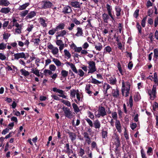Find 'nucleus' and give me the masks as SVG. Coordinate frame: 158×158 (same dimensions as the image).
Segmentation results:
<instances>
[{
  "label": "nucleus",
  "instance_id": "nucleus-21",
  "mask_svg": "<svg viewBox=\"0 0 158 158\" xmlns=\"http://www.w3.org/2000/svg\"><path fill=\"white\" fill-rule=\"evenodd\" d=\"M77 32L75 35L77 36H80L82 35L83 33L82 29L79 27H78L77 29Z\"/></svg>",
  "mask_w": 158,
  "mask_h": 158
},
{
  "label": "nucleus",
  "instance_id": "nucleus-6",
  "mask_svg": "<svg viewBox=\"0 0 158 158\" xmlns=\"http://www.w3.org/2000/svg\"><path fill=\"white\" fill-rule=\"evenodd\" d=\"M14 60H18L20 58H26L25 54L23 52H21L19 53H17L15 54L14 55Z\"/></svg>",
  "mask_w": 158,
  "mask_h": 158
},
{
  "label": "nucleus",
  "instance_id": "nucleus-18",
  "mask_svg": "<svg viewBox=\"0 0 158 158\" xmlns=\"http://www.w3.org/2000/svg\"><path fill=\"white\" fill-rule=\"evenodd\" d=\"M52 61L57 66H60L64 65L63 64L61 63L60 61L57 59L53 58H52Z\"/></svg>",
  "mask_w": 158,
  "mask_h": 158
},
{
  "label": "nucleus",
  "instance_id": "nucleus-28",
  "mask_svg": "<svg viewBox=\"0 0 158 158\" xmlns=\"http://www.w3.org/2000/svg\"><path fill=\"white\" fill-rule=\"evenodd\" d=\"M64 55L68 59H69L71 57V54L69 51L67 49L64 50Z\"/></svg>",
  "mask_w": 158,
  "mask_h": 158
},
{
  "label": "nucleus",
  "instance_id": "nucleus-40",
  "mask_svg": "<svg viewBox=\"0 0 158 158\" xmlns=\"http://www.w3.org/2000/svg\"><path fill=\"white\" fill-rule=\"evenodd\" d=\"M65 147L66 149L65 152L66 153H67L68 154V156H69V155L70 154L71 151V150L69 148V144L68 143H67L66 144Z\"/></svg>",
  "mask_w": 158,
  "mask_h": 158
},
{
  "label": "nucleus",
  "instance_id": "nucleus-17",
  "mask_svg": "<svg viewBox=\"0 0 158 158\" xmlns=\"http://www.w3.org/2000/svg\"><path fill=\"white\" fill-rule=\"evenodd\" d=\"M10 4L9 2L7 0H0V6H7Z\"/></svg>",
  "mask_w": 158,
  "mask_h": 158
},
{
  "label": "nucleus",
  "instance_id": "nucleus-30",
  "mask_svg": "<svg viewBox=\"0 0 158 158\" xmlns=\"http://www.w3.org/2000/svg\"><path fill=\"white\" fill-rule=\"evenodd\" d=\"M102 18L104 22L107 23V20L109 18L108 15L107 14L104 13L102 15Z\"/></svg>",
  "mask_w": 158,
  "mask_h": 158
},
{
  "label": "nucleus",
  "instance_id": "nucleus-2",
  "mask_svg": "<svg viewBox=\"0 0 158 158\" xmlns=\"http://www.w3.org/2000/svg\"><path fill=\"white\" fill-rule=\"evenodd\" d=\"M89 64L88 68L89 69L88 73H93L96 70L95 62L93 61H88Z\"/></svg>",
  "mask_w": 158,
  "mask_h": 158
},
{
  "label": "nucleus",
  "instance_id": "nucleus-33",
  "mask_svg": "<svg viewBox=\"0 0 158 158\" xmlns=\"http://www.w3.org/2000/svg\"><path fill=\"white\" fill-rule=\"evenodd\" d=\"M40 23V24L44 27H46L47 26V24L45 23V20L43 18H40L39 19Z\"/></svg>",
  "mask_w": 158,
  "mask_h": 158
},
{
  "label": "nucleus",
  "instance_id": "nucleus-41",
  "mask_svg": "<svg viewBox=\"0 0 158 158\" xmlns=\"http://www.w3.org/2000/svg\"><path fill=\"white\" fill-rule=\"evenodd\" d=\"M69 136L70 137L72 141H73L75 139L76 137V136L75 134L73 133H70Z\"/></svg>",
  "mask_w": 158,
  "mask_h": 158
},
{
  "label": "nucleus",
  "instance_id": "nucleus-47",
  "mask_svg": "<svg viewBox=\"0 0 158 158\" xmlns=\"http://www.w3.org/2000/svg\"><path fill=\"white\" fill-rule=\"evenodd\" d=\"M44 73L45 75H46L47 74L50 75L52 74V72L50 69H45L44 70Z\"/></svg>",
  "mask_w": 158,
  "mask_h": 158
},
{
  "label": "nucleus",
  "instance_id": "nucleus-15",
  "mask_svg": "<svg viewBox=\"0 0 158 158\" xmlns=\"http://www.w3.org/2000/svg\"><path fill=\"white\" fill-rule=\"evenodd\" d=\"M106 7L109 15L113 20H114V18L111 13V10H112L111 6L109 4H107Z\"/></svg>",
  "mask_w": 158,
  "mask_h": 158
},
{
  "label": "nucleus",
  "instance_id": "nucleus-25",
  "mask_svg": "<svg viewBox=\"0 0 158 158\" xmlns=\"http://www.w3.org/2000/svg\"><path fill=\"white\" fill-rule=\"evenodd\" d=\"M102 136L103 141H105L107 138V132L106 131H103L102 133Z\"/></svg>",
  "mask_w": 158,
  "mask_h": 158
},
{
  "label": "nucleus",
  "instance_id": "nucleus-26",
  "mask_svg": "<svg viewBox=\"0 0 158 158\" xmlns=\"http://www.w3.org/2000/svg\"><path fill=\"white\" fill-rule=\"evenodd\" d=\"M20 71L22 75L24 76H26L29 75V72L23 69H22L20 70Z\"/></svg>",
  "mask_w": 158,
  "mask_h": 158
},
{
  "label": "nucleus",
  "instance_id": "nucleus-59",
  "mask_svg": "<svg viewBox=\"0 0 158 158\" xmlns=\"http://www.w3.org/2000/svg\"><path fill=\"white\" fill-rule=\"evenodd\" d=\"M78 74L81 77H83L84 75V72L81 69H79L78 71Z\"/></svg>",
  "mask_w": 158,
  "mask_h": 158
},
{
  "label": "nucleus",
  "instance_id": "nucleus-62",
  "mask_svg": "<svg viewBox=\"0 0 158 158\" xmlns=\"http://www.w3.org/2000/svg\"><path fill=\"white\" fill-rule=\"evenodd\" d=\"M22 29V27L16 28L15 30L16 33L18 34H20L21 33V31Z\"/></svg>",
  "mask_w": 158,
  "mask_h": 158
},
{
  "label": "nucleus",
  "instance_id": "nucleus-57",
  "mask_svg": "<svg viewBox=\"0 0 158 158\" xmlns=\"http://www.w3.org/2000/svg\"><path fill=\"white\" fill-rule=\"evenodd\" d=\"M154 57L157 59L158 57V49H155L154 50Z\"/></svg>",
  "mask_w": 158,
  "mask_h": 158
},
{
  "label": "nucleus",
  "instance_id": "nucleus-64",
  "mask_svg": "<svg viewBox=\"0 0 158 158\" xmlns=\"http://www.w3.org/2000/svg\"><path fill=\"white\" fill-rule=\"evenodd\" d=\"M153 108L154 110H156V109H158V104L156 102H155L153 105Z\"/></svg>",
  "mask_w": 158,
  "mask_h": 158
},
{
  "label": "nucleus",
  "instance_id": "nucleus-58",
  "mask_svg": "<svg viewBox=\"0 0 158 158\" xmlns=\"http://www.w3.org/2000/svg\"><path fill=\"white\" fill-rule=\"evenodd\" d=\"M56 31V29L50 30L48 31V34L50 35H53L54 34Z\"/></svg>",
  "mask_w": 158,
  "mask_h": 158
},
{
  "label": "nucleus",
  "instance_id": "nucleus-10",
  "mask_svg": "<svg viewBox=\"0 0 158 158\" xmlns=\"http://www.w3.org/2000/svg\"><path fill=\"white\" fill-rule=\"evenodd\" d=\"M72 9L70 6H67L64 7L63 9L62 12L65 14H68L72 11Z\"/></svg>",
  "mask_w": 158,
  "mask_h": 158
},
{
  "label": "nucleus",
  "instance_id": "nucleus-48",
  "mask_svg": "<svg viewBox=\"0 0 158 158\" xmlns=\"http://www.w3.org/2000/svg\"><path fill=\"white\" fill-rule=\"evenodd\" d=\"M147 16H146L142 20L141 25L143 27H144L145 25L146 21L147 19Z\"/></svg>",
  "mask_w": 158,
  "mask_h": 158
},
{
  "label": "nucleus",
  "instance_id": "nucleus-44",
  "mask_svg": "<svg viewBox=\"0 0 158 158\" xmlns=\"http://www.w3.org/2000/svg\"><path fill=\"white\" fill-rule=\"evenodd\" d=\"M11 129H12V128L7 127L3 130V131L2 132V135H5L9 132L10 130Z\"/></svg>",
  "mask_w": 158,
  "mask_h": 158
},
{
  "label": "nucleus",
  "instance_id": "nucleus-63",
  "mask_svg": "<svg viewBox=\"0 0 158 158\" xmlns=\"http://www.w3.org/2000/svg\"><path fill=\"white\" fill-rule=\"evenodd\" d=\"M6 44L3 43L0 44V50H3L6 48Z\"/></svg>",
  "mask_w": 158,
  "mask_h": 158
},
{
  "label": "nucleus",
  "instance_id": "nucleus-4",
  "mask_svg": "<svg viewBox=\"0 0 158 158\" xmlns=\"http://www.w3.org/2000/svg\"><path fill=\"white\" fill-rule=\"evenodd\" d=\"M63 109L65 116L68 118H71L72 116V113L69 109L67 108H63Z\"/></svg>",
  "mask_w": 158,
  "mask_h": 158
},
{
  "label": "nucleus",
  "instance_id": "nucleus-42",
  "mask_svg": "<svg viewBox=\"0 0 158 158\" xmlns=\"http://www.w3.org/2000/svg\"><path fill=\"white\" fill-rule=\"evenodd\" d=\"M113 96L115 97H117L119 95V91L118 89H114L112 92Z\"/></svg>",
  "mask_w": 158,
  "mask_h": 158
},
{
  "label": "nucleus",
  "instance_id": "nucleus-1",
  "mask_svg": "<svg viewBox=\"0 0 158 158\" xmlns=\"http://www.w3.org/2000/svg\"><path fill=\"white\" fill-rule=\"evenodd\" d=\"M106 115L105 108L102 106H99L98 110V114H95L96 116L99 118L101 116L104 117Z\"/></svg>",
  "mask_w": 158,
  "mask_h": 158
},
{
  "label": "nucleus",
  "instance_id": "nucleus-51",
  "mask_svg": "<svg viewBox=\"0 0 158 158\" xmlns=\"http://www.w3.org/2000/svg\"><path fill=\"white\" fill-rule=\"evenodd\" d=\"M49 69L52 71H54L56 70V67L54 64H52L50 65L49 66Z\"/></svg>",
  "mask_w": 158,
  "mask_h": 158
},
{
  "label": "nucleus",
  "instance_id": "nucleus-9",
  "mask_svg": "<svg viewBox=\"0 0 158 158\" xmlns=\"http://www.w3.org/2000/svg\"><path fill=\"white\" fill-rule=\"evenodd\" d=\"M156 89H149L148 92L150 96V98L152 100H153L156 97Z\"/></svg>",
  "mask_w": 158,
  "mask_h": 158
},
{
  "label": "nucleus",
  "instance_id": "nucleus-60",
  "mask_svg": "<svg viewBox=\"0 0 158 158\" xmlns=\"http://www.w3.org/2000/svg\"><path fill=\"white\" fill-rule=\"evenodd\" d=\"M88 116L91 119H93L94 118V115L90 111H88L87 112Z\"/></svg>",
  "mask_w": 158,
  "mask_h": 158
},
{
  "label": "nucleus",
  "instance_id": "nucleus-61",
  "mask_svg": "<svg viewBox=\"0 0 158 158\" xmlns=\"http://www.w3.org/2000/svg\"><path fill=\"white\" fill-rule=\"evenodd\" d=\"M152 151V149L151 147H148L147 152L148 155L149 156L151 155H152L151 153Z\"/></svg>",
  "mask_w": 158,
  "mask_h": 158
},
{
  "label": "nucleus",
  "instance_id": "nucleus-34",
  "mask_svg": "<svg viewBox=\"0 0 158 158\" xmlns=\"http://www.w3.org/2000/svg\"><path fill=\"white\" fill-rule=\"evenodd\" d=\"M0 60L2 61L8 60V58L3 53H0Z\"/></svg>",
  "mask_w": 158,
  "mask_h": 158
},
{
  "label": "nucleus",
  "instance_id": "nucleus-13",
  "mask_svg": "<svg viewBox=\"0 0 158 158\" xmlns=\"http://www.w3.org/2000/svg\"><path fill=\"white\" fill-rule=\"evenodd\" d=\"M11 9L9 7H3L1 8L0 10V12L4 14H8L10 11Z\"/></svg>",
  "mask_w": 158,
  "mask_h": 158
},
{
  "label": "nucleus",
  "instance_id": "nucleus-16",
  "mask_svg": "<svg viewBox=\"0 0 158 158\" xmlns=\"http://www.w3.org/2000/svg\"><path fill=\"white\" fill-rule=\"evenodd\" d=\"M31 73H34L38 77H40V70L38 69L37 68L35 69L33 68L31 69Z\"/></svg>",
  "mask_w": 158,
  "mask_h": 158
},
{
  "label": "nucleus",
  "instance_id": "nucleus-7",
  "mask_svg": "<svg viewBox=\"0 0 158 158\" xmlns=\"http://www.w3.org/2000/svg\"><path fill=\"white\" fill-rule=\"evenodd\" d=\"M82 3L80 2L77 1H73L70 2V5L72 7L75 8H80L81 7V5Z\"/></svg>",
  "mask_w": 158,
  "mask_h": 158
},
{
  "label": "nucleus",
  "instance_id": "nucleus-12",
  "mask_svg": "<svg viewBox=\"0 0 158 158\" xmlns=\"http://www.w3.org/2000/svg\"><path fill=\"white\" fill-rule=\"evenodd\" d=\"M66 64L67 65H69L73 71L76 73H78L77 70L75 65L73 63L70 62H67Z\"/></svg>",
  "mask_w": 158,
  "mask_h": 158
},
{
  "label": "nucleus",
  "instance_id": "nucleus-27",
  "mask_svg": "<svg viewBox=\"0 0 158 158\" xmlns=\"http://www.w3.org/2000/svg\"><path fill=\"white\" fill-rule=\"evenodd\" d=\"M65 25V24L64 23H61L59 24L56 27V30L58 31L59 30H61L64 29Z\"/></svg>",
  "mask_w": 158,
  "mask_h": 158
},
{
  "label": "nucleus",
  "instance_id": "nucleus-32",
  "mask_svg": "<svg viewBox=\"0 0 158 158\" xmlns=\"http://www.w3.org/2000/svg\"><path fill=\"white\" fill-rule=\"evenodd\" d=\"M110 83L112 85L115 84L116 82V78L114 77H111L109 78V80Z\"/></svg>",
  "mask_w": 158,
  "mask_h": 158
},
{
  "label": "nucleus",
  "instance_id": "nucleus-37",
  "mask_svg": "<svg viewBox=\"0 0 158 158\" xmlns=\"http://www.w3.org/2000/svg\"><path fill=\"white\" fill-rule=\"evenodd\" d=\"M29 10H25L21 12L20 14V15L22 17H24L26 16L28 13Z\"/></svg>",
  "mask_w": 158,
  "mask_h": 158
},
{
  "label": "nucleus",
  "instance_id": "nucleus-39",
  "mask_svg": "<svg viewBox=\"0 0 158 158\" xmlns=\"http://www.w3.org/2000/svg\"><path fill=\"white\" fill-rule=\"evenodd\" d=\"M73 108L75 112H78L79 111V109L76 104L75 103H73Z\"/></svg>",
  "mask_w": 158,
  "mask_h": 158
},
{
  "label": "nucleus",
  "instance_id": "nucleus-38",
  "mask_svg": "<svg viewBox=\"0 0 158 158\" xmlns=\"http://www.w3.org/2000/svg\"><path fill=\"white\" fill-rule=\"evenodd\" d=\"M140 152L142 158H147L146 153L142 148H141Z\"/></svg>",
  "mask_w": 158,
  "mask_h": 158
},
{
  "label": "nucleus",
  "instance_id": "nucleus-55",
  "mask_svg": "<svg viewBox=\"0 0 158 158\" xmlns=\"http://www.w3.org/2000/svg\"><path fill=\"white\" fill-rule=\"evenodd\" d=\"M87 123H88L89 125L91 127H92L93 126V123L92 121L89 118H86L85 119Z\"/></svg>",
  "mask_w": 158,
  "mask_h": 158
},
{
  "label": "nucleus",
  "instance_id": "nucleus-11",
  "mask_svg": "<svg viewBox=\"0 0 158 158\" xmlns=\"http://www.w3.org/2000/svg\"><path fill=\"white\" fill-rule=\"evenodd\" d=\"M115 126L116 129L120 133L121 131V125L120 123V122L119 120H116L115 122Z\"/></svg>",
  "mask_w": 158,
  "mask_h": 158
},
{
  "label": "nucleus",
  "instance_id": "nucleus-53",
  "mask_svg": "<svg viewBox=\"0 0 158 158\" xmlns=\"http://www.w3.org/2000/svg\"><path fill=\"white\" fill-rule=\"evenodd\" d=\"M128 105H129L130 107H131L133 106V99H132V96L131 95L130 97L129 100V103Z\"/></svg>",
  "mask_w": 158,
  "mask_h": 158
},
{
  "label": "nucleus",
  "instance_id": "nucleus-46",
  "mask_svg": "<svg viewBox=\"0 0 158 158\" xmlns=\"http://www.w3.org/2000/svg\"><path fill=\"white\" fill-rule=\"evenodd\" d=\"M40 41V40L39 38L35 39H33V41L35 45L36 46H38L39 44Z\"/></svg>",
  "mask_w": 158,
  "mask_h": 158
},
{
  "label": "nucleus",
  "instance_id": "nucleus-36",
  "mask_svg": "<svg viewBox=\"0 0 158 158\" xmlns=\"http://www.w3.org/2000/svg\"><path fill=\"white\" fill-rule=\"evenodd\" d=\"M95 48L97 50L100 51L102 49V44L99 43L97 45H95Z\"/></svg>",
  "mask_w": 158,
  "mask_h": 158
},
{
  "label": "nucleus",
  "instance_id": "nucleus-45",
  "mask_svg": "<svg viewBox=\"0 0 158 158\" xmlns=\"http://www.w3.org/2000/svg\"><path fill=\"white\" fill-rule=\"evenodd\" d=\"M61 75L64 77H66L68 75V72L65 70H62L61 73Z\"/></svg>",
  "mask_w": 158,
  "mask_h": 158
},
{
  "label": "nucleus",
  "instance_id": "nucleus-8",
  "mask_svg": "<svg viewBox=\"0 0 158 158\" xmlns=\"http://www.w3.org/2000/svg\"><path fill=\"white\" fill-rule=\"evenodd\" d=\"M83 135L85 139V144L87 143L88 145L90 144L91 142V138L89 137L88 134L85 132L83 134Z\"/></svg>",
  "mask_w": 158,
  "mask_h": 158
},
{
  "label": "nucleus",
  "instance_id": "nucleus-5",
  "mask_svg": "<svg viewBox=\"0 0 158 158\" xmlns=\"http://www.w3.org/2000/svg\"><path fill=\"white\" fill-rule=\"evenodd\" d=\"M42 3L43 4L42 8L44 9L50 8L52 5V3L48 1H44Z\"/></svg>",
  "mask_w": 158,
  "mask_h": 158
},
{
  "label": "nucleus",
  "instance_id": "nucleus-54",
  "mask_svg": "<svg viewBox=\"0 0 158 158\" xmlns=\"http://www.w3.org/2000/svg\"><path fill=\"white\" fill-rule=\"evenodd\" d=\"M10 34L8 33H4L3 34V39L4 40L7 39L10 36Z\"/></svg>",
  "mask_w": 158,
  "mask_h": 158
},
{
  "label": "nucleus",
  "instance_id": "nucleus-19",
  "mask_svg": "<svg viewBox=\"0 0 158 158\" xmlns=\"http://www.w3.org/2000/svg\"><path fill=\"white\" fill-rule=\"evenodd\" d=\"M29 5V3L28 2L25 3L22 5L20 6L18 8V9L20 10H25Z\"/></svg>",
  "mask_w": 158,
  "mask_h": 158
},
{
  "label": "nucleus",
  "instance_id": "nucleus-56",
  "mask_svg": "<svg viewBox=\"0 0 158 158\" xmlns=\"http://www.w3.org/2000/svg\"><path fill=\"white\" fill-rule=\"evenodd\" d=\"M91 82L92 83L96 84H100L101 83V82L97 80L94 78H92V79Z\"/></svg>",
  "mask_w": 158,
  "mask_h": 158
},
{
  "label": "nucleus",
  "instance_id": "nucleus-52",
  "mask_svg": "<svg viewBox=\"0 0 158 158\" xmlns=\"http://www.w3.org/2000/svg\"><path fill=\"white\" fill-rule=\"evenodd\" d=\"M62 102L65 105H66L67 106H71V104L70 102L69 101H68L66 100H63L62 101Z\"/></svg>",
  "mask_w": 158,
  "mask_h": 158
},
{
  "label": "nucleus",
  "instance_id": "nucleus-31",
  "mask_svg": "<svg viewBox=\"0 0 158 158\" xmlns=\"http://www.w3.org/2000/svg\"><path fill=\"white\" fill-rule=\"evenodd\" d=\"M115 9L116 12V15L117 16H119L121 15V9L120 7L118 6H116Z\"/></svg>",
  "mask_w": 158,
  "mask_h": 158
},
{
  "label": "nucleus",
  "instance_id": "nucleus-14",
  "mask_svg": "<svg viewBox=\"0 0 158 158\" xmlns=\"http://www.w3.org/2000/svg\"><path fill=\"white\" fill-rule=\"evenodd\" d=\"M53 90L55 92H58L60 94L59 95L62 98H66V96L64 94V92L61 89H53Z\"/></svg>",
  "mask_w": 158,
  "mask_h": 158
},
{
  "label": "nucleus",
  "instance_id": "nucleus-43",
  "mask_svg": "<svg viewBox=\"0 0 158 158\" xmlns=\"http://www.w3.org/2000/svg\"><path fill=\"white\" fill-rule=\"evenodd\" d=\"M134 100L135 101H138L139 100L140 98V96L139 94H136L134 96Z\"/></svg>",
  "mask_w": 158,
  "mask_h": 158
},
{
  "label": "nucleus",
  "instance_id": "nucleus-23",
  "mask_svg": "<svg viewBox=\"0 0 158 158\" xmlns=\"http://www.w3.org/2000/svg\"><path fill=\"white\" fill-rule=\"evenodd\" d=\"M94 125L96 129H99L101 127L100 123L98 119L96 120L94 122Z\"/></svg>",
  "mask_w": 158,
  "mask_h": 158
},
{
  "label": "nucleus",
  "instance_id": "nucleus-3",
  "mask_svg": "<svg viewBox=\"0 0 158 158\" xmlns=\"http://www.w3.org/2000/svg\"><path fill=\"white\" fill-rule=\"evenodd\" d=\"M48 48L51 50V52L54 55L57 54L59 52V49L56 47L53 46L51 44H50L48 46Z\"/></svg>",
  "mask_w": 158,
  "mask_h": 158
},
{
  "label": "nucleus",
  "instance_id": "nucleus-24",
  "mask_svg": "<svg viewBox=\"0 0 158 158\" xmlns=\"http://www.w3.org/2000/svg\"><path fill=\"white\" fill-rule=\"evenodd\" d=\"M73 47L74 48V49L75 52H80L81 51L82 48L81 47H77L76 45L74 44H73L72 45Z\"/></svg>",
  "mask_w": 158,
  "mask_h": 158
},
{
  "label": "nucleus",
  "instance_id": "nucleus-22",
  "mask_svg": "<svg viewBox=\"0 0 158 158\" xmlns=\"http://www.w3.org/2000/svg\"><path fill=\"white\" fill-rule=\"evenodd\" d=\"M122 87L125 89H130V85L128 82H126L124 83L123 81H122Z\"/></svg>",
  "mask_w": 158,
  "mask_h": 158
},
{
  "label": "nucleus",
  "instance_id": "nucleus-20",
  "mask_svg": "<svg viewBox=\"0 0 158 158\" xmlns=\"http://www.w3.org/2000/svg\"><path fill=\"white\" fill-rule=\"evenodd\" d=\"M36 13L35 11H31L28 14L26 18V19L32 18L34 17L36 15Z\"/></svg>",
  "mask_w": 158,
  "mask_h": 158
},
{
  "label": "nucleus",
  "instance_id": "nucleus-49",
  "mask_svg": "<svg viewBox=\"0 0 158 158\" xmlns=\"http://www.w3.org/2000/svg\"><path fill=\"white\" fill-rule=\"evenodd\" d=\"M112 116L113 118L116 120L117 118V114L116 112H114L111 113Z\"/></svg>",
  "mask_w": 158,
  "mask_h": 158
},
{
  "label": "nucleus",
  "instance_id": "nucleus-50",
  "mask_svg": "<svg viewBox=\"0 0 158 158\" xmlns=\"http://www.w3.org/2000/svg\"><path fill=\"white\" fill-rule=\"evenodd\" d=\"M78 90H76V89H73V90L71 91V96L72 97H75V95L76 94Z\"/></svg>",
  "mask_w": 158,
  "mask_h": 158
},
{
  "label": "nucleus",
  "instance_id": "nucleus-35",
  "mask_svg": "<svg viewBox=\"0 0 158 158\" xmlns=\"http://www.w3.org/2000/svg\"><path fill=\"white\" fill-rule=\"evenodd\" d=\"M67 33L66 31L64 30L62 31H61L57 33L58 34V36H63L64 35H65Z\"/></svg>",
  "mask_w": 158,
  "mask_h": 158
},
{
  "label": "nucleus",
  "instance_id": "nucleus-29",
  "mask_svg": "<svg viewBox=\"0 0 158 158\" xmlns=\"http://www.w3.org/2000/svg\"><path fill=\"white\" fill-rule=\"evenodd\" d=\"M122 93L126 97L128 96L129 94V89H122Z\"/></svg>",
  "mask_w": 158,
  "mask_h": 158
}]
</instances>
